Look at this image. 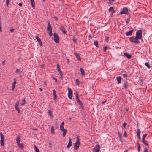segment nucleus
Wrapping results in <instances>:
<instances>
[{"label": "nucleus", "mask_w": 152, "mask_h": 152, "mask_svg": "<svg viewBox=\"0 0 152 152\" xmlns=\"http://www.w3.org/2000/svg\"><path fill=\"white\" fill-rule=\"evenodd\" d=\"M76 138V140L74 147V149L75 150H77L78 148L80 145V138L79 136H77Z\"/></svg>", "instance_id": "obj_1"}, {"label": "nucleus", "mask_w": 152, "mask_h": 152, "mask_svg": "<svg viewBox=\"0 0 152 152\" xmlns=\"http://www.w3.org/2000/svg\"><path fill=\"white\" fill-rule=\"evenodd\" d=\"M138 38H136V37H134V36L130 37L129 39V40L131 42L135 44L140 43V42L138 40Z\"/></svg>", "instance_id": "obj_2"}, {"label": "nucleus", "mask_w": 152, "mask_h": 152, "mask_svg": "<svg viewBox=\"0 0 152 152\" xmlns=\"http://www.w3.org/2000/svg\"><path fill=\"white\" fill-rule=\"evenodd\" d=\"M136 38L139 39H141L142 38V31L141 30H138L136 33Z\"/></svg>", "instance_id": "obj_3"}, {"label": "nucleus", "mask_w": 152, "mask_h": 152, "mask_svg": "<svg viewBox=\"0 0 152 152\" xmlns=\"http://www.w3.org/2000/svg\"><path fill=\"white\" fill-rule=\"evenodd\" d=\"M78 94L77 92H76V98L77 100V101L79 103V105L80 106V107L82 108V109L83 108V103L81 102L80 100L78 97Z\"/></svg>", "instance_id": "obj_4"}, {"label": "nucleus", "mask_w": 152, "mask_h": 152, "mask_svg": "<svg viewBox=\"0 0 152 152\" xmlns=\"http://www.w3.org/2000/svg\"><path fill=\"white\" fill-rule=\"evenodd\" d=\"M54 40L56 43H58L59 41V38L58 35L55 33H54Z\"/></svg>", "instance_id": "obj_5"}, {"label": "nucleus", "mask_w": 152, "mask_h": 152, "mask_svg": "<svg viewBox=\"0 0 152 152\" xmlns=\"http://www.w3.org/2000/svg\"><path fill=\"white\" fill-rule=\"evenodd\" d=\"M128 13L129 12H128V9L126 7H124L120 12V14H128Z\"/></svg>", "instance_id": "obj_6"}, {"label": "nucleus", "mask_w": 152, "mask_h": 152, "mask_svg": "<svg viewBox=\"0 0 152 152\" xmlns=\"http://www.w3.org/2000/svg\"><path fill=\"white\" fill-rule=\"evenodd\" d=\"M68 97L70 99H71L72 96V91L71 89L68 88Z\"/></svg>", "instance_id": "obj_7"}, {"label": "nucleus", "mask_w": 152, "mask_h": 152, "mask_svg": "<svg viewBox=\"0 0 152 152\" xmlns=\"http://www.w3.org/2000/svg\"><path fill=\"white\" fill-rule=\"evenodd\" d=\"M19 104V102L18 101L17 102L15 105V107L16 110L18 111V113H19L20 112V111L18 107Z\"/></svg>", "instance_id": "obj_8"}, {"label": "nucleus", "mask_w": 152, "mask_h": 152, "mask_svg": "<svg viewBox=\"0 0 152 152\" xmlns=\"http://www.w3.org/2000/svg\"><path fill=\"white\" fill-rule=\"evenodd\" d=\"M100 148V146L99 145H96L94 148L93 152H99Z\"/></svg>", "instance_id": "obj_9"}, {"label": "nucleus", "mask_w": 152, "mask_h": 152, "mask_svg": "<svg viewBox=\"0 0 152 152\" xmlns=\"http://www.w3.org/2000/svg\"><path fill=\"white\" fill-rule=\"evenodd\" d=\"M72 139L71 138H69V141L67 145L66 146V148L70 147L72 145Z\"/></svg>", "instance_id": "obj_10"}, {"label": "nucleus", "mask_w": 152, "mask_h": 152, "mask_svg": "<svg viewBox=\"0 0 152 152\" xmlns=\"http://www.w3.org/2000/svg\"><path fill=\"white\" fill-rule=\"evenodd\" d=\"M16 79H14V81L12 83V90L13 91H14V88H15V84H16Z\"/></svg>", "instance_id": "obj_11"}, {"label": "nucleus", "mask_w": 152, "mask_h": 152, "mask_svg": "<svg viewBox=\"0 0 152 152\" xmlns=\"http://www.w3.org/2000/svg\"><path fill=\"white\" fill-rule=\"evenodd\" d=\"M47 29L48 31H50L52 30L51 25L49 21L48 22V26L47 28Z\"/></svg>", "instance_id": "obj_12"}, {"label": "nucleus", "mask_w": 152, "mask_h": 152, "mask_svg": "<svg viewBox=\"0 0 152 152\" xmlns=\"http://www.w3.org/2000/svg\"><path fill=\"white\" fill-rule=\"evenodd\" d=\"M35 38L39 42L40 45L42 46V43L40 39L38 36H36L35 37Z\"/></svg>", "instance_id": "obj_13"}, {"label": "nucleus", "mask_w": 152, "mask_h": 152, "mask_svg": "<svg viewBox=\"0 0 152 152\" xmlns=\"http://www.w3.org/2000/svg\"><path fill=\"white\" fill-rule=\"evenodd\" d=\"M60 29L61 31L64 34H66V31L64 27L62 26H61L60 27Z\"/></svg>", "instance_id": "obj_14"}, {"label": "nucleus", "mask_w": 152, "mask_h": 152, "mask_svg": "<svg viewBox=\"0 0 152 152\" xmlns=\"http://www.w3.org/2000/svg\"><path fill=\"white\" fill-rule=\"evenodd\" d=\"M122 77L121 76H118L116 77V80L118 82V84L121 83V81Z\"/></svg>", "instance_id": "obj_15"}, {"label": "nucleus", "mask_w": 152, "mask_h": 152, "mask_svg": "<svg viewBox=\"0 0 152 152\" xmlns=\"http://www.w3.org/2000/svg\"><path fill=\"white\" fill-rule=\"evenodd\" d=\"M124 54L129 59H131L132 57V56L131 55L129 54L128 53H124Z\"/></svg>", "instance_id": "obj_16"}, {"label": "nucleus", "mask_w": 152, "mask_h": 152, "mask_svg": "<svg viewBox=\"0 0 152 152\" xmlns=\"http://www.w3.org/2000/svg\"><path fill=\"white\" fill-rule=\"evenodd\" d=\"M133 31H134V30H132L129 31V32H127L126 33V34L127 36L131 35Z\"/></svg>", "instance_id": "obj_17"}, {"label": "nucleus", "mask_w": 152, "mask_h": 152, "mask_svg": "<svg viewBox=\"0 0 152 152\" xmlns=\"http://www.w3.org/2000/svg\"><path fill=\"white\" fill-rule=\"evenodd\" d=\"M74 54L76 56V57L77 58V59L78 60L80 61L81 60V58H80V55L79 54L77 53H74Z\"/></svg>", "instance_id": "obj_18"}, {"label": "nucleus", "mask_w": 152, "mask_h": 152, "mask_svg": "<svg viewBox=\"0 0 152 152\" xmlns=\"http://www.w3.org/2000/svg\"><path fill=\"white\" fill-rule=\"evenodd\" d=\"M17 145L21 149H23L24 148V145L22 143H20V142L17 143Z\"/></svg>", "instance_id": "obj_19"}, {"label": "nucleus", "mask_w": 152, "mask_h": 152, "mask_svg": "<svg viewBox=\"0 0 152 152\" xmlns=\"http://www.w3.org/2000/svg\"><path fill=\"white\" fill-rule=\"evenodd\" d=\"M30 1H31V3L32 7L34 8H35V2H34V0H30Z\"/></svg>", "instance_id": "obj_20"}, {"label": "nucleus", "mask_w": 152, "mask_h": 152, "mask_svg": "<svg viewBox=\"0 0 152 152\" xmlns=\"http://www.w3.org/2000/svg\"><path fill=\"white\" fill-rule=\"evenodd\" d=\"M20 141V137L19 136H17L16 138V141L17 143H19Z\"/></svg>", "instance_id": "obj_21"}, {"label": "nucleus", "mask_w": 152, "mask_h": 152, "mask_svg": "<svg viewBox=\"0 0 152 152\" xmlns=\"http://www.w3.org/2000/svg\"><path fill=\"white\" fill-rule=\"evenodd\" d=\"M109 11L110 12H111L112 14L114 13L115 12V11L114 10V8L112 7H110L109 9Z\"/></svg>", "instance_id": "obj_22"}, {"label": "nucleus", "mask_w": 152, "mask_h": 152, "mask_svg": "<svg viewBox=\"0 0 152 152\" xmlns=\"http://www.w3.org/2000/svg\"><path fill=\"white\" fill-rule=\"evenodd\" d=\"M80 69L81 72V75L82 76L84 75L85 74V72L83 69L82 68H81Z\"/></svg>", "instance_id": "obj_23"}, {"label": "nucleus", "mask_w": 152, "mask_h": 152, "mask_svg": "<svg viewBox=\"0 0 152 152\" xmlns=\"http://www.w3.org/2000/svg\"><path fill=\"white\" fill-rule=\"evenodd\" d=\"M54 127L53 126H51V132L52 134H54Z\"/></svg>", "instance_id": "obj_24"}, {"label": "nucleus", "mask_w": 152, "mask_h": 152, "mask_svg": "<svg viewBox=\"0 0 152 152\" xmlns=\"http://www.w3.org/2000/svg\"><path fill=\"white\" fill-rule=\"evenodd\" d=\"M62 131L63 132V137H64L65 136L66 134V133L67 132V131L65 129H64V130H63Z\"/></svg>", "instance_id": "obj_25"}, {"label": "nucleus", "mask_w": 152, "mask_h": 152, "mask_svg": "<svg viewBox=\"0 0 152 152\" xmlns=\"http://www.w3.org/2000/svg\"><path fill=\"white\" fill-rule=\"evenodd\" d=\"M34 148L36 150L35 152H39V150L37 148L36 145L34 146Z\"/></svg>", "instance_id": "obj_26"}, {"label": "nucleus", "mask_w": 152, "mask_h": 152, "mask_svg": "<svg viewBox=\"0 0 152 152\" xmlns=\"http://www.w3.org/2000/svg\"><path fill=\"white\" fill-rule=\"evenodd\" d=\"M1 140H4V136L1 133H0Z\"/></svg>", "instance_id": "obj_27"}, {"label": "nucleus", "mask_w": 152, "mask_h": 152, "mask_svg": "<svg viewBox=\"0 0 152 152\" xmlns=\"http://www.w3.org/2000/svg\"><path fill=\"white\" fill-rule=\"evenodd\" d=\"M145 64L148 68L149 69L150 68V66L149 64L148 63L146 62L145 63Z\"/></svg>", "instance_id": "obj_28"}, {"label": "nucleus", "mask_w": 152, "mask_h": 152, "mask_svg": "<svg viewBox=\"0 0 152 152\" xmlns=\"http://www.w3.org/2000/svg\"><path fill=\"white\" fill-rule=\"evenodd\" d=\"M94 44L96 47H98V44L97 41H94Z\"/></svg>", "instance_id": "obj_29"}, {"label": "nucleus", "mask_w": 152, "mask_h": 152, "mask_svg": "<svg viewBox=\"0 0 152 152\" xmlns=\"http://www.w3.org/2000/svg\"><path fill=\"white\" fill-rule=\"evenodd\" d=\"M48 114L50 115V117L52 118V113L50 110H48Z\"/></svg>", "instance_id": "obj_30"}, {"label": "nucleus", "mask_w": 152, "mask_h": 152, "mask_svg": "<svg viewBox=\"0 0 152 152\" xmlns=\"http://www.w3.org/2000/svg\"><path fill=\"white\" fill-rule=\"evenodd\" d=\"M59 73L60 76V78L61 80H62L63 79V74L62 73V72L61 71L59 72Z\"/></svg>", "instance_id": "obj_31"}, {"label": "nucleus", "mask_w": 152, "mask_h": 152, "mask_svg": "<svg viewBox=\"0 0 152 152\" xmlns=\"http://www.w3.org/2000/svg\"><path fill=\"white\" fill-rule=\"evenodd\" d=\"M124 87L125 88H127V82H126L124 85H123Z\"/></svg>", "instance_id": "obj_32"}, {"label": "nucleus", "mask_w": 152, "mask_h": 152, "mask_svg": "<svg viewBox=\"0 0 152 152\" xmlns=\"http://www.w3.org/2000/svg\"><path fill=\"white\" fill-rule=\"evenodd\" d=\"M143 80L142 79L140 78L139 79L138 83L139 84L142 83H143Z\"/></svg>", "instance_id": "obj_33"}, {"label": "nucleus", "mask_w": 152, "mask_h": 152, "mask_svg": "<svg viewBox=\"0 0 152 152\" xmlns=\"http://www.w3.org/2000/svg\"><path fill=\"white\" fill-rule=\"evenodd\" d=\"M147 135V134H145L143 135L142 137V139L143 141L144 140H145V138L146 137Z\"/></svg>", "instance_id": "obj_34"}, {"label": "nucleus", "mask_w": 152, "mask_h": 152, "mask_svg": "<svg viewBox=\"0 0 152 152\" xmlns=\"http://www.w3.org/2000/svg\"><path fill=\"white\" fill-rule=\"evenodd\" d=\"M142 142L146 145L148 146V144L147 143V141H145V140H144L143 141L142 140Z\"/></svg>", "instance_id": "obj_35"}, {"label": "nucleus", "mask_w": 152, "mask_h": 152, "mask_svg": "<svg viewBox=\"0 0 152 152\" xmlns=\"http://www.w3.org/2000/svg\"><path fill=\"white\" fill-rule=\"evenodd\" d=\"M57 70L59 72H61V71L60 69V68H59V65L58 64H57Z\"/></svg>", "instance_id": "obj_36"}, {"label": "nucleus", "mask_w": 152, "mask_h": 152, "mask_svg": "<svg viewBox=\"0 0 152 152\" xmlns=\"http://www.w3.org/2000/svg\"><path fill=\"white\" fill-rule=\"evenodd\" d=\"M118 137L120 138V139H121V138L122 137V135L119 132V131H118Z\"/></svg>", "instance_id": "obj_37"}, {"label": "nucleus", "mask_w": 152, "mask_h": 152, "mask_svg": "<svg viewBox=\"0 0 152 152\" xmlns=\"http://www.w3.org/2000/svg\"><path fill=\"white\" fill-rule=\"evenodd\" d=\"M4 140H0L1 145V146H3L4 144Z\"/></svg>", "instance_id": "obj_38"}, {"label": "nucleus", "mask_w": 152, "mask_h": 152, "mask_svg": "<svg viewBox=\"0 0 152 152\" xmlns=\"http://www.w3.org/2000/svg\"><path fill=\"white\" fill-rule=\"evenodd\" d=\"M76 85H77L78 86H79V80L78 79H76Z\"/></svg>", "instance_id": "obj_39"}, {"label": "nucleus", "mask_w": 152, "mask_h": 152, "mask_svg": "<svg viewBox=\"0 0 152 152\" xmlns=\"http://www.w3.org/2000/svg\"><path fill=\"white\" fill-rule=\"evenodd\" d=\"M25 99H24L23 101V102L21 103H20L21 105H24L25 104Z\"/></svg>", "instance_id": "obj_40"}, {"label": "nucleus", "mask_w": 152, "mask_h": 152, "mask_svg": "<svg viewBox=\"0 0 152 152\" xmlns=\"http://www.w3.org/2000/svg\"><path fill=\"white\" fill-rule=\"evenodd\" d=\"M137 135H140V130L139 129H137Z\"/></svg>", "instance_id": "obj_41"}, {"label": "nucleus", "mask_w": 152, "mask_h": 152, "mask_svg": "<svg viewBox=\"0 0 152 152\" xmlns=\"http://www.w3.org/2000/svg\"><path fill=\"white\" fill-rule=\"evenodd\" d=\"M127 124V123L124 122L123 124L122 125L124 128H125Z\"/></svg>", "instance_id": "obj_42"}, {"label": "nucleus", "mask_w": 152, "mask_h": 152, "mask_svg": "<svg viewBox=\"0 0 152 152\" xmlns=\"http://www.w3.org/2000/svg\"><path fill=\"white\" fill-rule=\"evenodd\" d=\"M108 48V47H104V48H103L104 51L105 52H106V50Z\"/></svg>", "instance_id": "obj_43"}, {"label": "nucleus", "mask_w": 152, "mask_h": 152, "mask_svg": "<svg viewBox=\"0 0 152 152\" xmlns=\"http://www.w3.org/2000/svg\"><path fill=\"white\" fill-rule=\"evenodd\" d=\"M65 129L64 128L63 126H60V129L61 131L64 130Z\"/></svg>", "instance_id": "obj_44"}, {"label": "nucleus", "mask_w": 152, "mask_h": 152, "mask_svg": "<svg viewBox=\"0 0 152 152\" xmlns=\"http://www.w3.org/2000/svg\"><path fill=\"white\" fill-rule=\"evenodd\" d=\"M105 40L107 42L109 41V37H106L105 39Z\"/></svg>", "instance_id": "obj_45"}, {"label": "nucleus", "mask_w": 152, "mask_h": 152, "mask_svg": "<svg viewBox=\"0 0 152 152\" xmlns=\"http://www.w3.org/2000/svg\"><path fill=\"white\" fill-rule=\"evenodd\" d=\"M10 0H6V5L8 6L9 2Z\"/></svg>", "instance_id": "obj_46"}, {"label": "nucleus", "mask_w": 152, "mask_h": 152, "mask_svg": "<svg viewBox=\"0 0 152 152\" xmlns=\"http://www.w3.org/2000/svg\"><path fill=\"white\" fill-rule=\"evenodd\" d=\"M53 95L54 96V98L55 99H56V98H57V96H56V93H53Z\"/></svg>", "instance_id": "obj_47"}, {"label": "nucleus", "mask_w": 152, "mask_h": 152, "mask_svg": "<svg viewBox=\"0 0 152 152\" xmlns=\"http://www.w3.org/2000/svg\"><path fill=\"white\" fill-rule=\"evenodd\" d=\"M73 40L75 43L76 42V39L74 37H73Z\"/></svg>", "instance_id": "obj_48"}, {"label": "nucleus", "mask_w": 152, "mask_h": 152, "mask_svg": "<svg viewBox=\"0 0 152 152\" xmlns=\"http://www.w3.org/2000/svg\"><path fill=\"white\" fill-rule=\"evenodd\" d=\"M50 31V32H49V34L50 35V36H52L53 35V34L52 33V30L50 31Z\"/></svg>", "instance_id": "obj_49"}, {"label": "nucleus", "mask_w": 152, "mask_h": 152, "mask_svg": "<svg viewBox=\"0 0 152 152\" xmlns=\"http://www.w3.org/2000/svg\"><path fill=\"white\" fill-rule=\"evenodd\" d=\"M53 80H55L56 82H57V80L56 78L53 77Z\"/></svg>", "instance_id": "obj_50"}, {"label": "nucleus", "mask_w": 152, "mask_h": 152, "mask_svg": "<svg viewBox=\"0 0 152 152\" xmlns=\"http://www.w3.org/2000/svg\"><path fill=\"white\" fill-rule=\"evenodd\" d=\"M122 76L124 78L126 77H127V75L126 74H123L122 75Z\"/></svg>", "instance_id": "obj_51"}, {"label": "nucleus", "mask_w": 152, "mask_h": 152, "mask_svg": "<svg viewBox=\"0 0 152 152\" xmlns=\"http://www.w3.org/2000/svg\"><path fill=\"white\" fill-rule=\"evenodd\" d=\"M124 135L125 137H127V134H126V131H125L124 133Z\"/></svg>", "instance_id": "obj_52"}, {"label": "nucleus", "mask_w": 152, "mask_h": 152, "mask_svg": "<svg viewBox=\"0 0 152 152\" xmlns=\"http://www.w3.org/2000/svg\"><path fill=\"white\" fill-rule=\"evenodd\" d=\"M14 29H13V28H11L10 29V31L12 33V32H14Z\"/></svg>", "instance_id": "obj_53"}, {"label": "nucleus", "mask_w": 152, "mask_h": 152, "mask_svg": "<svg viewBox=\"0 0 152 152\" xmlns=\"http://www.w3.org/2000/svg\"><path fill=\"white\" fill-rule=\"evenodd\" d=\"M54 18L55 19V20H56V21L58 20V18L56 16H55L54 17Z\"/></svg>", "instance_id": "obj_54"}, {"label": "nucleus", "mask_w": 152, "mask_h": 152, "mask_svg": "<svg viewBox=\"0 0 152 152\" xmlns=\"http://www.w3.org/2000/svg\"><path fill=\"white\" fill-rule=\"evenodd\" d=\"M140 148H141V147H140V146H138V152H139V151H140Z\"/></svg>", "instance_id": "obj_55"}, {"label": "nucleus", "mask_w": 152, "mask_h": 152, "mask_svg": "<svg viewBox=\"0 0 152 152\" xmlns=\"http://www.w3.org/2000/svg\"><path fill=\"white\" fill-rule=\"evenodd\" d=\"M15 72L16 73H18L19 72H20V71H19V69H16V70L15 71Z\"/></svg>", "instance_id": "obj_56"}, {"label": "nucleus", "mask_w": 152, "mask_h": 152, "mask_svg": "<svg viewBox=\"0 0 152 152\" xmlns=\"http://www.w3.org/2000/svg\"><path fill=\"white\" fill-rule=\"evenodd\" d=\"M144 152H148V149L146 148H145L144 149Z\"/></svg>", "instance_id": "obj_57"}, {"label": "nucleus", "mask_w": 152, "mask_h": 152, "mask_svg": "<svg viewBox=\"0 0 152 152\" xmlns=\"http://www.w3.org/2000/svg\"><path fill=\"white\" fill-rule=\"evenodd\" d=\"M64 122H63L61 123L60 126H63V125H64Z\"/></svg>", "instance_id": "obj_58"}, {"label": "nucleus", "mask_w": 152, "mask_h": 152, "mask_svg": "<svg viewBox=\"0 0 152 152\" xmlns=\"http://www.w3.org/2000/svg\"><path fill=\"white\" fill-rule=\"evenodd\" d=\"M1 22H0V31L1 32H2L1 27Z\"/></svg>", "instance_id": "obj_59"}, {"label": "nucleus", "mask_w": 152, "mask_h": 152, "mask_svg": "<svg viewBox=\"0 0 152 152\" xmlns=\"http://www.w3.org/2000/svg\"><path fill=\"white\" fill-rule=\"evenodd\" d=\"M107 100H105L104 101H103L101 102V103L102 104H103L105 103H106L107 102Z\"/></svg>", "instance_id": "obj_60"}, {"label": "nucleus", "mask_w": 152, "mask_h": 152, "mask_svg": "<svg viewBox=\"0 0 152 152\" xmlns=\"http://www.w3.org/2000/svg\"><path fill=\"white\" fill-rule=\"evenodd\" d=\"M5 60H4V61H3L2 63V65H4V64H5Z\"/></svg>", "instance_id": "obj_61"}, {"label": "nucleus", "mask_w": 152, "mask_h": 152, "mask_svg": "<svg viewBox=\"0 0 152 152\" xmlns=\"http://www.w3.org/2000/svg\"><path fill=\"white\" fill-rule=\"evenodd\" d=\"M137 136L138 138L139 139H141V137L140 136V135H138Z\"/></svg>", "instance_id": "obj_62"}, {"label": "nucleus", "mask_w": 152, "mask_h": 152, "mask_svg": "<svg viewBox=\"0 0 152 152\" xmlns=\"http://www.w3.org/2000/svg\"><path fill=\"white\" fill-rule=\"evenodd\" d=\"M137 145H138V147L139 146H140V144H139V143H138V141H137Z\"/></svg>", "instance_id": "obj_63"}, {"label": "nucleus", "mask_w": 152, "mask_h": 152, "mask_svg": "<svg viewBox=\"0 0 152 152\" xmlns=\"http://www.w3.org/2000/svg\"><path fill=\"white\" fill-rule=\"evenodd\" d=\"M22 4H23L22 3H20L18 5L20 6H22Z\"/></svg>", "instance_id": "obj_64"}]
</instances>
